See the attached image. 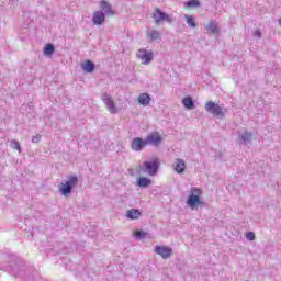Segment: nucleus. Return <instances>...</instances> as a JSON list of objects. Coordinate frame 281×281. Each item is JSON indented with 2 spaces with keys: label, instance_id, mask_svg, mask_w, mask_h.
Listing matches in <instances>:
<instances>
[{
  "label": "nucleus",
  "instance_id": "f257e3e1",
  "mask_svg": "<svg viewBox=\"0 0 281 281\" xmlns=\"http://www.w3.org/2000/svg\"><path fill=\"white\" fill-rule=\"evenodd\" d=\"M201 194H203V191H201L200 188H191L190 194L186 201V204L188 207H190V210H199V207H205V201L201 200Z\"/></svg>",
  "mask_w": 281,
  "mask_h": 281
},
{
  "label": "nucleus",
  "instance_id": "f03ea898",
  "mask_svg": "<svg viewBox=\"0 0 281 281\" xmlns=\"http://www.w3.org/2000/svg\"><path fill=\"white\" fill-rule=\"evenodd\" d=\"M204 109L206 113H210L214 117H217V120H223L225 119V115H227V108L225 105H221L216 102L209 101L205 103Z\"/></svg>",
  "mask_w": 281,
  "mask_h": 281
},
{
  "label": "nucleus",
  "instance_id": "7ed1b4c3",
  "mask_svg": "<svg viewBox=\"0 0 281 281\" xmlns=\"http://www.w3.org/2000/svg\"><path fill=\"white\" fill-rule=\"evenodd\" d=\"M78 186V176L70 175L67 177L66 182L59 184V193L61 196H69L74 192V188Z\"/></svg>",
  "mask_w": 281,
  "mask_h": 281
},
{
  "label": "nucleus",
  "instance_id": "20e7f679",
  "mask_svg": "<svg viewBox=\"0 0 281 281\" xmlns=\"http://www.w3.org/2000/svg\"><path fill=\"white\" fill-rule=\"evenodd\" d=\"M160 166H161V162L159 161V158H155L153 160L144 161L139 168L144 175H149V177H155V175L159 172Z\"/></svg>",
  "mask_w": 281,
  "mask_h": 281
},
{
  "label": "nucleus",
  "instance_id": "39448f33",
  "mask_svg": "<svg viewBox=\"0 0 281 281\" xmlns=\"http://www.w3.org/2000/svg\"><path fill=\"white\" fill-rule=\"evenodd\" d=\"M8 269L11 271L12 276H21L25 269V263L23 262V259L14 257L9 261Z\"/></svg>",
  "mask_w": 281,
  "mask_h": 281
},
{
  "label": "nucleus",
  "instance_id": "423d86ee",
  "mask_svg": "<svg viewBox=\"0 0 281 281\" xmlns=\"http://www.w3.org/2000/svg\"><path fill=\"white\" fill-rule=\"evenodd\" d=\"M153 19H154L156 25H161V23H164V21H166V23H169V25H172V22L175 21V20H172V16L170 14L164 12L159 8H156L154 10Z\"/></svg>",
  "mask_w": 281,
  "mask_h": 281
},
{
  "label": "nucleus",
  "instance_id": "0eeeda50",
  "mask_svg": "<svg viewBox=\"0 0 281 281\" xmlns=\"http://www.w3.org/2000/svg\"><path fill=\"white\" fill-rule=\"evenodd\" d=\"M148 146L146 138L135 137L131 142V149L134 153H142Z\"/></svg>",
  "mask_w": 281,
  "mask_h": 281
},
{
  "label": "nucleus",
  "instance_id": "6e6552de",
  "mask_svg": "<svg viewBox=\"0 0 281 281\" xmlns=\"http://www.w3.org/2000/svg\"><path fill=\"white\" fill-rule=\"evenodd\" d=\"M154 251L155 254H157V256H161L164 260H168V258H171L173 254V250L172 248H170V246H164V245L155 246Z\"/></svg>",
  "mask_w": 281,
  "mask_h": 281
},
{
  "label": "nucleus",
  "instance_id": "1a4fd4ad",
  "mask_svg": "<svg viewBox=\"0 0 281 281\" xmlns=\"http://www.w3.org/2000/svg\"><path fill=\"white\" fill-rule=\"evenodd\" d=\"M137 58H139L143 61V65H150L153 63V59L155 58L153 52L147 50L146 48H140L137 52Z\"/></svg>",
  "mask_w": 281,
  "mask_h": 281
},
{
  "label": "nucleus",
  "instance_id": "9d476101",
  "mask_svg": "<svg viewBox=\"0 0 281 281\" xmlns=\"http://www.w3.org/2000/svg\"><path fill=\"white\" fill-rule=\"evenodd\" d=\"M101 100L105 103L106 109L108 111H110V113H117V108L115 106V102H113V98H111V95H109L106 92H103L101 94Z\"/></svg>",
  "mask_w": 281,
  "mask_h": 281
},
{
  "label": "nucleus",
  "instance_id": "9b49d317",
  "mask_svg": "<svg viewBox=\"0 0 281 281\" xmlns=\"http://www.w3.org/2000/svg\"><path fill=\"white\" fill-rule=\"evenodd\" d=\"M100 12L104 13L108 16H115L117 12L113 10V5L109 3L106 0H101L100 1Z\"/></svg>",
  "mask_w": 281,
  "mask_h": 281
},
{
  "label": "nucleus",
  "instance_id": "f8f14e48",
  "mask_svg": "<svg viewBox=\"0 0 281 281\" xmlns=\"http://www.w3.org/2000/svg\"><path fill=\"white\" fill-rule=\"evenodd\" d=\"M145 140L147 142V146L148 144L150 146H159V144H161V142H164V137H161L160 134H158V132H154L151 134H149Z\"/></svg>",
  "mask_w": 281,
  "mask_h": 281
},
{
  "label": "nucleus",
  "instance_id": "ddd939ff",
  "mask_svg": "<svg viewBox=\"0 0 281 281\" xmlns=\"http://www.w3.org/2000/svg\"><path fill=\"white\" fill-rule=\"evenodd\" d=\"M106 14L102 11H95L92 15L93 25H104V21H106Z\"/></svg>",
  "mask_w": 281,
  "mask_h": 281
},
{
  "label": "nucleus",
  "instance_id": "4468645a",
  "mask_svg": "<svg viewBox=\"0 0 281 281\" xmlns=\"http://www.w3.org/2000/svg\"><path fill=\"white\" fill-rule=\"evenodd\" d=\"M206 34H213V36H218L221 34V29H218V24L214 21H210L207 25L204 27Z\"/></svg>",
  "mask_w": 281,
  "mask_h": 281
},
{
  "label": "nucleus",
  "instance_id": "2eb2a0df",
  "mask_svg": "<svg viewBox=\"0 0 281 281\" xmlns=\"http://www.w3.org/2000/svg\"><path fill=\"white\" fill-rule=\"evenodd\" d=\"M81 69L85 74H93L95 71V63L91 59H87L86 61L81 63Z\"/></svg>",
  "mask_w": 281,
  "mask_h": 281
},
{
  "label": "nucleus",
  "instance_id": "dca6fc26",
  "mask_svg": "<svg viewBox=\"0 0 281 281\" xmlns=\"http://www.w3.org/2000/svg\"><path fill=\"white\" fill-rule=\"evenodd\" d=\"M137 188L146 189L153 186V180L148 177H138L136 180Z\"/></svg>",
  "mask_w": 281,
  "mask_h": 281
},
{
  "label": "nucleus",
  "instance_id": "f3484780",
  "mask_svg": "<svg viewBox=\"0 0 281 281\" xmlns=\"http://www.w3.org/2000/svg\"><path fill=\"white\" fill-rule=\"evenodd\" d=\"M125 216L130 221H137L142 216V211L139 209H131L126 211Z\"/></svg>",
  "mask_w": 281,
  "mask_h": 281
},
{
  "label": "nucleus",
  "instance_id": "a211bd4d",
  "mask_svg": "<svg viewBox=\"0 0 281 281\" xmlns=\"http://www.w3.org/2000/svg\"><path fill=\"white\" fill-rule=\"evenodd\" d=\"M173 168L178 175H183L186 172V161L181 158L176 159Z\"/></svg>",
  "mask_w": 281,
  "mask_h": 281
},
{
  "label": "nucleus",
  "instance_id": "6ab92c4d",
  "mask_svg": "<svg viewBox=\"0 0 281 281\" xmlns=\"http://www.w3.org/2000/svg\"><path fill=\"white\" fill-rule=\"evenodd\" d=\"M55 54H56V46L53 43H47L43 48V55L49 58Z\"/></svg>",
  "mask_w": 281,
  "mask_h": 281
},
{
  "label": "nucleus",
  "instance_id": "aec40b11",
  "mask_svg": "<svg viewBox=\"0 0 281 281\" xmlns=\"http://www.w3.org/2000/svg\"><path fill=\"white\" fill-rule=\"evenodd\" d=\"M150 94L144 92L140 93L138 97V104H140V106H148L150 104Z\"/></svg>",
  "mask_w": 281,
  "mask_h": 281
},
{
  "label": "nucleus",
  "instance_id": "412c9836",
  "mask_svg": "<svg viewBox=\"0 0 281 281\" xmlns=\"http://www.w3.org/2000/svg\"><path fill=\"white\" fill-rule=\"evenodd\" d=\"M182 104L184 109L192 111V109H194V99H192L191 95H187L182 99Z\"/></svg>",
  "mask_w": 281,
  "mask_h": 281
},
{
  "label": "nucleus",
  "instance_id": "4be33fe9",
  "mask_svg": "<svg viewBox=\"0 0 281 281\" xmlns=\"http://www.w3.org/2000/svg\"><path fill=\"white\" fill-rule=\"evenodd\" d=\"M194 8H201V0H188L184 2L186 10H192Z\"/></svg>",
  "mask_w": 281,
  "mask_h": 281
},
{
  "label": "nucleus",
  "instance_id": "5701e85b",
  "mask_svg": "<svg viewBox=\"0 0 281 281\" xmlns=\"http://www.w3.org/2000/svg\"><path fill=\"white\" fill-rule=\"evenodd\" d=\"M147 36L150 38V41H161V33L159 31H150L147 33Z\"/></svg>",
  "mask_w": 281,
  "mask_h": 281
},
{
  "label": "nucleus",
  "instance_id": "b1692460",
  "mask_svg": "<svg viewBox=\"0 0 281 281\" xmlns=\"http://www.w3.org/2000/svg\"><path fill=\"white\" fill-rule=\"evenodd\" d=\"M252 138L254 134L249 131H245L240 136V139L244 144H247V142H251Z\"/></svg>",
  "mask_w": 281,
  "mask_h": 281
},
{
  "label": "nucleus",
  "instance_id": "393cba45",
  "mask_svg": "<svg viewBox=\"0 0 281 281\" xmlns=\"http://www.w3.org/2000/svg\"><path fill=\"white\" fill-rule=\"evenodd\" d=\"M148 237V233L144 232V231H136L134 232V238L136 240H144V238Z\"/></svg>",
  "mask_w": 281,
  "mask_h": 281
},
{
  "label": "nucleus",
  "instance_id": "a878e982",
  "mask_svg": "<svg viewBox=\"0 0 281 281\" xmlns=\"http://www.w3.org/2000/svg\"><path fill=\"white\" fill-rule=\"evenodd\" d=\"M184 19L187 20V25H189L192 30L196 27V22H194V16L184 14Z\"/></svg>",
  "mask_w": 281,
  "mask_h": 281
},
{
  "label": "nucleus",
  "instance_id": "bb28decb",
  "mask_svg": "<svg viewBox=\"0 0 281 281\" xmlns=\"http://www.w3.org/2000/svg\"><path fill=\"white\" fill-rule=\"evenodd\" d=\"M11 147L14 148V150H21V143H19L16 139H12Z\"/></svg>",
  "mask_w": 281,
  "mask_h": 281
},
{
  "label": "nucleus",
  "instance_id": "cd10ccee",
  "mask_svg": "<svg viewBox=\"0 0 281 281\" xmlns=\"http://www.w3.org/2000/svg\"><path fill=\"white\" fill-rule=\"evenodd\" d=\"M246 239H247V240H256V233H254V232H247V233H246Z\"/></svg>",
  "mask_w": 281,
  "mask_h": 281
},
{
  "label": "nucleus",
  "instance_id": "c85d7f7f",
  "mask_svg": "<svg viewBox=\"0 0 281 281\" xmlns=\"http://www.w3.org/2000/svg\"><path fill=\"white\" fill-rule=\"evenodd\" d=\"M38 142H41V134H37V135L32 137V143L33 144H38Z\"/></svg>",
  "mask_w": 281,
  "mask_h": 281
},
{
  "label": "nucleus",
  "instance_id": "c756f323",
  "mask_svg": "<svg viewBox=\"0 0 281 281\" xmlns=\"http://www.w3.org/2000/svg\"><path fill=\"white\" fill-rule=\"evenodd\" d=\"M255 36H258V38H261V37H262V33L257 30V31L255 32Z\"/></svg>",
  "mask_w": 281,
  "mask_h": 281
},
{
  "label": "nucleus",
  "instance_id": "7c9ffc66",
  "mask_svg": "<svg viewBox=\"0 0 281 281\" xmlns=\"http://www.w3.org/2000/svg\"><path fill=\"white\" fill-rule=\"evenodd\" d=\"M279 25L281 26V19L279 20Z\"/></svg>",
  "mask_w": 281,
  "mask_h": 281
}]
</instances>
